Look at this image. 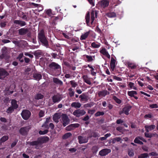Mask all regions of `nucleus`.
Returning a JSON list of instances; mask_svg holds the SVG:
<instances>
[{
	"label": "nucleus",
	"mask_w": 158,
	"mask_h": 158,
	"mask_svg": "<svg viewBox=\"0 0 158 158\" xmlns=\"http://www.w3.org/2000/svg\"><path fill=\"white\" fill-rule=\"evenodd\" d=\"M38 37L39 40L43 44L47 46L48 45V42L44 34V31L43 30H41L38 33Z\"/></svg>",
	"instance_id": "obj_3"
},
{
	"label": "nucleus",
	"mask_w": 158,
	"mask_h": 158,
	"mask_svg": "<svg viewBox=\"0 0 158 158\" xmlns=\"http://www.w3.org/2000/svg\"><path fill=\"white\" fill-rule=\"evenodd\" d=\"M95 112L94 110H89L88 111V113L90 114H93Z\"/></svg>",
	"instance_id": "obj_58"
},
{
	"label": "nucleus",
	"mask_w": 158,
	"mask_h": 158,
	"mask_svg": "<svg viewBox=\"0 0 158 158\" xmlns=\"http://www.w3.org/2000/svg\"><path fill=\"white\" fill-rule=\"evenodd\" d=\"M89 118V117L88 115H87L83 119V120L86 121L88 120Z\"/></svg>",
	"instance_id": "obj_60"
},
{
	"label": "nucleus",
	"mask_w": 158,
	"mask_h": 158,
	"mask_svg": "<svg viewBox=\"0 0 158 158\" xmlns=\"http://www.w3.org/2000/svg\"><path fill=\"white\" fill-rule=\"evenodd\" d=\"M123 122V121L121 119H118L117 121V123L118 124L122 123Z\"/></svg>",
	"instance_id": "obj_64"
},
{
	"label": "nucleus",
	"mask_w": 158,
	"mask_h": 158,
	"mask_svg": "<svg viewBox=\"0 0 158 158\" xmlns=\"http://www.w3.org/2000/svg\"><path fill=\"white\" fill-rule=\"evenodd\" d=\"M101 44L98 42H93L91 44V47L94 48H98Z\"/></svg>",
	"instance_id": "obj_19"
},
{
	"label": "nucleus",
	"mask_w": 158,
	"mask_h": 158,
	"mask_svg": "<svg viewBox=\"0 0 158 158\" xmlns=\"http://www.w3.org/2000/svg\"><path fill=\"white\" fill-rule=\"evenodd\" d=\"M81 104L79 102H74L71 104V106L75 108H79L81 106Z\"/></svg>",
	"instance_id": "obj_29"
},
{
	"label": "nucleus",
	"mask_w": 158,
	"mask_h": 158,
	"mask_svg": "<svg viewBox=\"0 0 158 158\" xmlns=\"http://www.w3.org/2000/svg\"><path fill=\"white\" fill-rule=\"evenodd\" d=\"M149 107L151 108H158V105L156 104H153L150 105Z\"/></svg>",
	"instance_id": "obj_45"
},
{
	"label": "nucleus",
	"mask_w": 158,
	"mask_h": 158,
	"mask_svg": "<svg viewBox=\"0 0 158 158\" xmlns=\"http://www.w3.org/2000/svg\"><path fill=\"white\" fill-rule=\"evenodd\" d=\"M49 138L47 137L39 138L37 141H34L30 143V145L32 146H36L35 148L39 149L41 146L42 143L48 141Z\"/></svg>",
	"instance_id": "obj_2"
},
{
	"label": "nucleus",
	"mask_w": 158,
	"mask_h": 158,
	"mask_svg": "<svg viewBox=\"0 0 158 158\" xmlns=\"http://www.w3.org/2000/svg\"><path fill=\"white\" fill-rule=\"evenodd\" d=\"M155 126L154 125H152L150 126L146 125L145 126L146 130L147 132L154 129L155 128Z\"/></svg>",
	"instance_id": "obj_17"
},
{
	"label": "nucleus",
	"mask_w": 158,
	"mask_h": 158,
	"mask_svg": "<svg viewBox=\"0 0 158 158\" xmlns=\"http://www.w3.org/2000/svg\"><path fill=\"white\" fill-rule=\"evenodd\" d=\"M89 3L92 6H94V0H87Z\"/></svg>",
	"instance_id": "obj_49"
},
{
	"label": "nucleus",
	"mask_w": 158,
	"mask_h": 158,
	"mask_svg": "<svg viewBox=\"0 0 158 158\" xmlns=\"http://www.w3.org/2000/svg\"><path fill=\"white\" fill-rule=\"evenodd\" d=\"M71 85L73 87H75L77 85V84L74 81H70Z\"/></svg>",
	"instance_id": "obj_43"
},
{
	"label": "nucleus",
	"mask_w": 158,
	"mask_h": 158,
	"mask_svg": "<svg viewBox=\"0 0 158 158\" xmlns=\"http://www.w3.org/2000/svg\"><path fill=\"white\" fill-rule=\"evenodd\" d=\"M140 140L144 142H146V140L143 138L141 137H136L135 139L134 142L135 143H138L140 144H143V142L140 141Z\"/></svg>",
	"instance_id": "obj_14"
},
{
	"label": "nucleus",
	"mask_w": 158,
	"mask_h": 158,
	"mask_svg": "<svg viewBox=\"0 0 158 158\" xmlns=\"http://www.w3.org/2000/svg\"><path fill=\"white\" fill-rule=\"evenodd\" d=\"M72 135V134L70 132H68L65 134L63 136V139H66L70 137Z\"/></svg>",
	"instance_id": "obj_39"
},
{
	"label": "nucleus",
	"mask_w": 158,
	"mask_h": 158,
	"mask_svg": "<svg viewBox=\"0 0 158 158\" xmlns=\"http://www.w3.org/2000/svg\"><path fill=\"white\" fill-rule=\"evenodd\" d=\"M43 98L44 96L40 94H36L35 97V98L36 99H41Z\"/></svg>",
	"instance_id": "obj_38"
},
{
	"label": "nucleus",
	"mask_w": 158,
	"mask_h": 158,
	"mask_svg": "<svg viewBox=\"0 0 158 158\" xmlns=\"http://www.w3.org/2000/svg\"><path fill=\"white\" fill-rule=\"evenodd\" d=\"M60 118V114L59 113H56L53 116V119L54 122L56 123L59 122V120Z\"/></svg>",
	"instance_id": "obj_15"
},
{
	"label": "nucleus",
	"mask_w": 158,
	"mask_h": 158,
	"mask_svg": "<svg viewBox=\"0 0 158 158\" xmlns=\"http://www.w3.org/2000/svg\"><path fill=\"white\" fill-rule=\"evenodd\" d=\"M149 155L152 156H156L157 155V154L156 152H152L150 153Z\"/></svg>",
	"instance_id": "obj_63"
},
{
	"label": "nucleus",
	"mask_w": 158,
	"mask_h": 158,
	"mask_svg": "<svg viewBox=\"0 0 158 158\" xmlns=\"http://www.w3.org/2000/svg\"><path fill=\"white\" fill-rule=\"evenodd\" d=\"M140 93L142 94H143L146 96H147L148 97H150V94H147V93H146L143 91H140Z\"/></svg>",
	"instance_id": "obj_59"
},
{
	"label": "nucleus",
	"mask_w": 158,
	"mask_h": 158,
	"mask_svg": "<svg viewBox=\"0 0 158 158\" xmlns=\"http://www.w3.org/2000/svg\"><path fill=\"white\" fill-rule=\"evenodd\" d=\"M86 57L88 61H92L93 60V57L91 56L86 55Z\"/></svg>",
	"instance_id": "obj_47"
},
{
	"label": "nucleus",
	"mask_w": 158,
	"mask_h": 158,
	"mask_svg": "<svg viewBox=\"0 0 158 158\" xmlns=\"http://www.w3.org/2000/svg\"><path fill=\"white\" fill-rule=\"evenodd\" d=\"M85 112L83 110L78 109L76 110L73 112V114L76 117H79L80 116H82L85 114Z\"/></svg>",
	"instance_id": "obj_6"
},
{
	"label": "nucleus",
	"mask_w": 158,
	"mask_h": 158,
	"mask_svg": "<svg viewBox=\"0 0 158 158\" xmlns=\"http://www.w3.org/2000/svg\"><path fill=\"white\" fill-rule=\"evenodd\" d=\"M89 31L85 32V34L82 35L81 36V39L82 40H85L88 37L89 34Z\"/></svg>",
	"instance_id": "obj_31"
},
{
	"label": "nucleus",
	"mask_w": 158,
	"mask_h": 158,
	"mask_svg": "<svg viewBox=\"0 0 158 158\" xmlns=\"http://www.w3.org/2000/svg\"><path fill=\"white\" fill-rule=\"evenodd\" d=\"M98 4L102 8H105L108 6L109 2L107 0H103L100 2Z\"/></svg>",
	"instance_id": "obj_11"
},
{
	"label": "nucleus",
	"mask_w": 158,
	"mask_h": 158,
	"mask_svg": "<svg viewBox=\"0 0 158 158\" xmlns=\"http://www.w3.org/2000/svg\"><path fill=\"white\" fill-rule=\"evenodd\" d=\"M33 77L35 80L38 81L41 79L42 76L40 74L35 73L34 74Z\"/></svg>",
	"instance_id": "obj_28"
},
{
	"label": "nucleus",
	"mask_w": 158,
	"mask_h": 158,
	"mask_svg": "<svg viewBox=\"0 0 158 158\" xmlns=\"http://www.w3.org/2000/svg\"><path fill=\"white\" fill-rule=\"evenodd\" d=\"M148 155L147 153H143L139 156V158H146L148 157Z\"/></svg>",
	"instance_id": "obj_42"
},
{
	"label": "nucleus",
	"mask_w": 158,
	"mask_h": 158,
	"mask_svg": "<svg viewBox=\"0 0 158 158\" xmlns=\"http://www.w3.org/2000/svg\"><path fill=\"white\" fill-rule=\"evenodd\" d=\"M116 129L118 131H120V132H123V128L122 127H117L116 128Z\"/></svg>",
	"instance_id": "obj_55"
},
{
	"label": "nucleus",
	"mask_w": 158,
	"mask_h": 158,
	"mask_svg": "<svg viewBox=\"0 0 158 158\" xmlns=\"http://www.w3.org/2000/svg\"><path fill=\"white\" fill-rule=\"evenodd\" d=\"M45 12L49 16H51L52 15V10L50 9L45 10Z\"/></svg>",
	"instance_id": "obj_37"
},
{
	"label": "nucleus",
	"mask_w": 158,
	"mask_h": 158,
	"mask_svg": "<svg viewBox=\"0 0 158 158\" xmlns=\"http://www.w3.org/2000/svg\"><path fill=\"white\" fill-rule=\"evenodd\" d=\"M9 137L7 135H4L0 139V143H3L8 139Z\"/></svg>",
	"instance_id": "obj_30"
},
{
	"label": "nucleus",
	"mask_w": 158,
	"mask_h": 158,
	"mask_svg": "<svg viewBox=\"0 0 158 158\" xmlns=\"http://www.w3.org/2000/svg\"><path fill=\"white\" fill-rule=\"evenodd\" d=\"M79 124L78 123L71 124L66 127V129L68 131H70L75 128L78 127Z\"/></svg>",
	"instance_id": "obj_12"
},
{
	"label": "nucleus",
	"mask_w": 158,
	"mask_h": 158,
	"mask_svg": "<svg viewBox=\"0 0 158 158\" xmlns=\"http://www.w3.org/2000/svg\"><path fill=\"white\" fill-rule=\"evenodd\" d=\"M104 114V113L103 112L98 111L95 114V116L97 117L100 115H103Z\"/></svg>",
	"instance_id": "obj_44"
},
{
	"label": "nucleus",
	"mask_w": 158,
	"mask_h": 158,
	"mask_svg": "<svg viewBox=\"0 0 158 158\" xmlns=\"http://www.w3.org/2000/svg\"><path fill=\"white\" fill-rule=\"evenodd\" d=\"M28 32V29L27 28H21L19 30V33L21 35H24Z\"/></svg>",
	"instance_id": "obj_22"
},
{
	"label": "nucleus",
	"mask_w": 158,
	"mask_h": 158,
	"mask_svg": "<svg viewBox=\"0 0 158 158\" xmlns=\"http://www.w3.org/2000/svg\"><path fill=\"white\" fill-rule=\"evenodd\" d=\"M127 94L129 96L132 97H134V95L136 94L137 93L135 91H128Z\"/></svg>",
	"instance_id": "obj_35"
},
{
	"label": "nucleus",
	"mask_w": 158,
	"mask_h": 158,
	"mask_svg": "<svg viewBox=\"0 0 158 158\" xmlns=\"http://www.w3.org/2000/svg\"><path fill=\"white\" fill-rule=\"evenodd\" d=\"M11 106L15 109H17L18 107V105L17 104V101L14 99L12 100L11 102Z\"/></svg>",
	"instance_id": "obj_27"
},
{
	"label": "nucleus",
	"mask_w": 158,
	"mask_h": 158,
	"mask_svg": "<svg viewBox=\"0 0 158 158\" xmlns=\"http://www.w3.org/2000/svg\"><path fill=\"white\" fill-rule=\"evenodd\" d=\"M53 82L56 84L61 85L63 84V82L57 78L54 77L53 78Z\"/></svg>",
	"instance_id": "obj_20"
},
{
	"label": "nucleus",
	"mask_w": 158,
	"mask_h": 158,
	"mask_svg": "<svg viewBox=\"0 0 158 158\" xmlns=\"http://www.w3.org/2000/svg\"><path fill=\"white\" fill-rule=\"evenodd\" d=\"M50 67H53L54 68L56 69H59L60 68V66L59 65L56 64V63L53 62L50 65Z\"/></svg>",
	"instance_id": "obj_33"
},
{
	"label": "nucleus",
	"mask_w": 158,
	"mask_h": 158,
	"mask_svg": "<svg viewBox=\"0 0 158 158\" xmlns=\"http://www.w3.org/2000/svg\"><path fill=\"white\" fill-rule=\"evenodd\" d=\"M144 118H152V115L150 114H146L145 115Z\"/></svg>",
	"instance_id": "obj_56"
},
{
	"label": "nucleus",
	"mask_w": 158,
	"mask_h": 158,
	"mask_svg": "<svg viewBox=\"0 0 158 158\" xmlns=\"http://www.w3.org/2000/svg\"><path fill=\"white\" fill-rule=\"evenodd\" d=\"M6 25V23L5 22H2L0 23V26L2 27H5Z\"/></svg>",
	"instance_id": "obj_52"
},
{
	"label": "nucleus",
	"mask_w": 158,
	"mask_h": 158,
	"mask_svg": "<svg viewBox=\"0 0 158 158\" xmlns=\"http://www.w3.org/2000/svg\"><path fill=\"white\" fill-rule=\"evenodd\" d=\"M19 132L22 134L25 135L27 132V128L26 127L21 128Z\"/></svg>",
	"instance_id": "obj_32"
},
{
	"label": "nucleus",
	"mask_w": 158,
	"mask_h": 158,
	"mask_svg": "<svg viewBox=\"0 0 158 158\" xmlns=\"http://www.w3.org/2000/svg\"><path fill=\"white\" fill-rule=\"evenodd\" d=\"M69 151L70 152H75L76 150L77 149L75 148H71L69 149Z\"/></svg>",
	"instance_id": "obj_57"
},
{
	"label": "nucleus",
	"mask_w": 158,
	"mask_h": 158,
	"mask_svg": "<svg viewBox=\"0 0 158 158\" xmlns=\"http://www.w3.org/2000/svg\"><path fill=\"white\" fill-rule=\"evenodd\" d=\"M24 55L25 56H29L30 58H33V56L32 55L28 52H25Z\"/></svg>",
	"instance_id": "obj_51"
},
{
	"label": "nucleus",
	"mask_w": 158,
	"mask_h": 158,
	"mask_svg": "<svg viewBox=\"0 0 158 158\" xmlns=\"http://www.w3.org/2000/svg\"><path fill=\"white\" fill-rule=\"evenodd\" d=\"M83 79L84 81L88 84L90 85L91 84V83L89 79L87 76L85 75L83 76Z\"/></svg>",
	"instance_id": "obj_26"
},
{
	"label": "nucleus",
	"mask_w": 158,
	"mask_h": 158,
	"mask_svg": "<svg viewBox=\"0 0 158 158\" xmlns=\"http://www.w3.org/2000/svg\"><path fill=\"white\" fill-rule=\"evenodd\" d=\"M14 23L16 24L19 25L21 27L25 25L26 24L25 22L19 20H15L14 21Z\"/></svg>",
	"instance_id": "obj_18"
},
{
	"label": "nucleus",
	"mask_w": 158,
	"mask_h": 158,
	"mask_svg": "<svg viewBox=\"0 0 158 158\" xmlns=\"http://www.w3.org/2000/svg\"><path fill=\"white\" fill-rule=\"evenodd\" d=\"M44 111H43L42 110H40L39 113V116L40 117H43L44 115Z\"/></svg>",
	"instance_id": "obj_50"
},
{
	"label": "nucleus",
	"mask_w": 158,
	"mask_h": 158,
	"mask_svg": "<svg viewBox=\"0 0 158 158\" xmlns=\"http://www.w3.org/2000/svg\"><path fill=\"white\" fill-rule=\"evenodd\" d=\"M134 84L132 82H129L128 86L130 87V89H133L134 90H137V88L134 86Z\"/></svg>",
	"instance_id": "obj_34"
},
{
	"label": "nucleus",
	"mask_w": 158,
	"mask_h": 158,
	"mask_svg": "<svg viewBox=\"0 0 158 158\" xmlns=\"http://www.w3.org/2000/svg\"><path fill=\"white\" fill-rule=\"evenodd\" d=\"M111 150L109 149H104L101 150L99 152V154L102 156H104L110 152Z\"/></svg>",
	"instance_id": "obj_9"
},
{
	"label": "nucleus",
	"mask_w": 158,
	"mask_h": 158,
	"mask_svg": "<svg viewBox=\"0 0 158 158\" xmlns=\"http://www.w3.org/2000/svg\"><path fill=\"white\" fill-rule=\"evenodd\" d=\"M115 60L113 58H111L110 61V66L111 69L113 71L114 70L115 67Z\"/></svg>",
	"instance_id": "obj_21"
},
{
	"label": "nucleus",
	"mask_w": 158,
	"mask_h": 158,
	"mask_svg": "<svg viewBox=\"0 0 158 158\" xmlns=\"http://www.w3.org/2000/svg\"><path fill=\"white\" fill-rule=\"evenodd\" d=\"M97 12L96 10H93L91 13V17L90 19L89 17V15L88 13L85 16L86 22L87 25L91 27L92 25L95 23V19L97 18Z\"/></svg>",
	"instance_id": "obj_1"
},
{
	"label": "nucleus",
	"mask_w": 158,
	"mask_h": 158,
	"mask_svg": "<svg viewBox=\"0 0 158 158\" xmlns=\"http://www.w3.org/2000/svg\"><path fill=\"white\" fill-rule=\"evenodd\" d=\"M14 109H15L14 108L10 106L7 109L6 112L8 113H11L14 111Z\"/></svg>",
	"instance_id": "obj_40"
},
{
	"label": "nucleus",
	"mask_w": 158,
	"mask_h": 158,
	"mask_svg": "<svg viewBox=\"0 0 158 158\" xmlns=\"http://www.w3.org/2000/svg\"><path fill=\"white\" fill-rule=\"evenodd\" d=\"M21 115L23 119L27 120L30 117L31 113L28 110H24L22 112Z\"/></svg>",
	"instance_id": "obj_5"
},
{
	"label": "nucleus",
	"mask_w": 158,
	"mask_h": 158,
	"mask_svg": "<svg viewBox=\"0 0 158 158\" xmlns=\"http://www.w3.org/2000/svg\"><path fill=\"white\" fill-rule=\"evenodd\" d=\"M61 120L63 125L64 127L68 125L70 122V119L65 114H62L61 115Z\"/></svg>",
	"instance_id": "obj_4"
},
{
	"label": "nucleus",
	"mask_w": 158,
	"mask_h": 158,
	"mask_svg": "<svg viewBox=\"0 0 158 158\" xmlns=\"http://www.w3.org/2000/svg\"><path fill=\"white\" fill-rule=\"evenodd\" d=\"M98 94L99 96L100 97H104L106 95L109 94V93L107 90H105L99 92Z\"/></svg>",
	"instance_id": "obj_25"
},
{
	"label": "nucleus",
	"mask_w": 158,
	"mask_h": 158,
	"mask_svg": "<svg viewBox=\"0 0 158 158\" xmlns=\"http://www.w3.org/2000/svg\"><path fill=\"white\" fill-rule=\"evenodd\" d=\"M115 101L117 103L120 104L121 103V100L117 98L116 96H114L113 97Z\"/></svg>",
	"instance_id": "obj_46"
},
{
	"label": "nucleus",
	"mask_w": 158,
	"mask_h": 158,
	"mask_svg": "<svg viewBox=\"0 0 158 158\" xmlns=\"http://www.w3.org/2000/svg\"><path fill=\"white\" fill-rule=\"evenodd\" d=\"M147 88L148 89L150 90H152L154 88L152 87V86L148 85L147 86Z\"/></svg>",
	"instance_id": "obj_61"
},
{
	"label": "nucleus",
	"mask_w": 158,
	"mask_h": 158,
	"mask_svg": "<svg viewBox=\"0 0 158 158\" xmlns=\"http://www.w3.org/2000/svg\"><path fill=\"white\" fill-rule=\"evenodd\" d=\"M100 53L103 55L107 57L108 59H110V55L109 54L108 51L105 48H102L100 50Z\"/></svg>",
	"instance_id": "obj_13"
},
{
	"label": "nucleus",
	"mask_w": 158,
	"mask_h": 158,
	"mask_svg": "<svg viewBox=\"0 0 158 158\" xmlns=\"http://www.w3.org/2000/svg\"><path fill=\"white\" fill-rule=\"evenodd\" d=\"M106 16L109 18H113L116 16L115 13L114 12H110L106 14Z\"/></svg>",
	"instance_id": "obj_36"
},
{
	"label": "nucleus",
	"mask_w": 158,
	"mask_h": 158,
	"mask_svg": "<svg viewBox=\"0 0 158 158\" xmlns=\"http://www.w3.org/2000/svg\"><path fill=\"white\" fill-rule=\"evenodd\" d=\"M131 107L130 106H128L125 107L123 109V113H124L126 115H128L129 114V112L130 110Z\"/></svg>",
	"instance_id": "obj_24"
},
{
	"label": "nucleus",
	"mask_w": 158,
	"mask_h": 158,
	"mask_svg": "<svg viewBox=\"0 0 158 158\" xmlns=\"http://www.w3.org/2000/svg\"><path fill=\"white\" fill-rule=\"evenodd\" d=\"M2 54L0 56L1 58H4L5 56L7 55V49L6 47H3L2 49Z\"/></svg>",
	"instance_id": "obj_16"
},
{
	"label": "nucleus",
	"mask_w": 158,
	"mask_h": 158,
	"mask_svg": "<svg viewBox=\"0 0 158 158\" xmlns=\"http://www.w3.org/2000/svg\"><path fill=\"white\" fill-rule=\"evenodd\" d=\"M79 98H81V99L82 100H85L87 99L86 96L84 94H82L80 95L79 96Z\"/></svg>",
	"instance_id": "obj_41"
},
{
	"label": "nucleus",
	"mask_w": 158,
	"mask_h": 158,
	"mask_svg": "<svg viewBox=\"0 0 158 158\" xmlns=\"http://www.w3.org/2000/svg\"><path fill=\"white\" fill-rule=\"evenodd\" d=\"M42 127H44L45 128L47 129L45 130L44 131H40L39 133L40 135H43L47 134L48 132V123H44V124L42 126Z\"/></svg>",
	"instance_id": "obj_10"
},
{
	"label": "nucleus",
	"mask_w": 158,
	"mask_h": 158,
	"mask_svg": "<svg viewBox=\"0 0 158 158\" xmlns=\"http://www.w3.org/2000/svg\"><path fill=\"white\" fill-rule=\"evenodd\" d=\"M78 142L79 143L82 144L87 143L88 141V138L85 136H79L78 137Z\"/></svg>",
	"instance_id": "obj_8"
},
{
	"label": "nucleus",
	"mask_w": 158,
	"mask_h": 158,
	"mask_svg": "<svg viewBox=\"0 0 158 158\" xmlns=\"http://www.w3.org/2000/svg\"><path fill=\"white\" fill-rule=\"evenodd\" d=\"M38 8L39 9H38V10L39 11H40L43 10V6L40 5H38Z\"/></svg>",
	"instance_id": "obj_54"
},
{
	"label": "nucleus",
	"mask_w": 158,
	"mask_h": 158,
	"mask_svg": "<svg viewBox=\"0 0 158 158\" xmlns=\"http://www.w3.org/2000/svg\"><path fill=\"white\" fill-rule=\"evenodd\" d=\"M128 154L131 156H133L134 155L133 151L132 150H130L128 151Z\"/></svg>",
	"instance_id": "obj_48"
},
{
	"label": "nucleus",
	"mask_w": 158,
	"mask_h": 158,
	"mask_svg": "<svg viewBox=\"0 0 158 158\" xmlns=\"http://www.w3.org/2000/svg\"><path fill=\"white\" fill-rule=\"evenodd\" d=\"M9 73L3 69H0V79H3L8 76Z\"/></svg>",
	"instance_id": "obj_7"
},
{
	"label": "nucleus",
	"mask_w": 158,
	"mask_h": 158,
	"mask_svg": "<svg viewBox=\"0 0 158 158\" xmlns=\"http://www.w3.org/2000/svg\"><path fill=\"white\" fill-rule=\"evenodd\" d=\"M49 127L51 128L52 129H54V126L53 124L52 123H50L49 124Z\"/></svg>",
	"instance_id": "obj_62"
},
{
	"label": "nucleus",
	"mask_w": 158,
	"mask_h": 158,
	"mask_svg": "<svg viewBox=\"0 0 158 158\" xmlns=\"http://www.w3.org/2000/svg\"><path fill=\"white\" fill-rule=\"evenodd\" d=\"M145 136L148 138H151L152 136V134H149L148 133H145Z\"/></svg>",
	"instance_id": "obj_53"
},
{
	"label": "nucleus",
	"mask_w": 158,
	"mask_h": 158,
	"mask_svg": "<svg viewBox=\"0 0 158 158\" xmlns=\"http://www.w3.org/2000/svg\"><path fill=\"white\" fill-rule=\"evenodd\" d=\"M61 99L60 97L58 95H54L52 97L53 101L54 103L58 102Z\"/></svg>",
	"instance_id": "obj_23"
}]
</instances>
